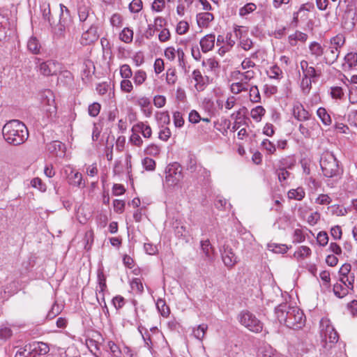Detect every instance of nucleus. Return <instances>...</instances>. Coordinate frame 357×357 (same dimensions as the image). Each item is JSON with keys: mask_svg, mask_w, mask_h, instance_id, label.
Wrapping results in <instances>:
<instances>
[{"mask_svg": "<svg viewBox=\"0 0 357 357\" xmlns=\"http://www.w3.org/2000/svg\"><path fill=\"white\" fill-rule=\"evenodd\" d=\"M319 164L324 176L328 178L327 185L333 187L341 179L344 169L333 153L324 152L320 158Z\"/></svg>", "mask_w": 357, "mask_h": 357, "instance_id": "obj_1", "label": "nucleus"}, {"mask_svg": "<svg viewBox=\"0 0 357 357\" xmlns=\"http://www.w3.org/2000/svg\"><path fill=\"white\" fill-rule=\"evenodd\" d=\"M275 312L280 323H284L288 328L300 329L305 325L304 313L297 307L282 303L275 307Z\"/></svg>", "mask_w": 357, "mask_h": 357, "instance_id": "obj_2", "label": "nucleus"}, {"mask_svg": "<svg viewBox=\"0 0 357 357\" xmlns=\"http://www.w3.org/2000/svg\"><path fill=\"white\" fill-rule=\"evenodd\" d=\"M5 141L10 145L19 146L24 144L29 137V131L24 123L13 119L8 121L2 128Z\"/></svg>", "mask_w": 357, "mask_h": 357, "instance_id": "obj_3", "label": "nucleus"}, {"mask_svg": "<svg viewBox=\"0 0 357 357\" xmlns=\"http://www.w3.org/2000/svg\"><path fill=\"white\" fill-rule=\"evenodd\" d=\"M319 325L320 334L322 341L324 342V345H327L328 343L330 345H333L337 342L339 340L338 333L329 319L322 318Z\"/></svg>", "mask_w": 357, "mask_h": 357, "instance_id": "obj_4", "label": "nucleus"}, {"mask_svg": "<svg viewBox=\"0 0 357 357\" xmlns=\"http://www.w3.org/2000/svg\"><path fill=\"white\" fill-rule=\"evenodd\" d=\"M238 319L241 324L254 333H259L263 329L262 322L256 316L248 310L241 311Z\"/></svg>", "mask_w": 357, "mask_h": 357, "instance_id": "obj_5", "label": "nucleus"}, {"mask_svg": "<svg viewBox=\"0 0 357 357\" xmlns=\"http://www.w3.org/2000/svg\"><path fill=\"white\" fill-rule=\"evenodd\" d=\"M59 7V20L56 25L54 33L59 37H64L66 31H69L73 24V20L70 16V10L66 6L61 3Z\"/></svg>", "mask_w": 357, "mask_h": 357, "instance_id": "obj_6", "label": "nucleus"}, {"mask_svg": "<svg viewBox=\"0 0 357 357\" xmlns=\"http://www.w3.org/2000/svg\"><path fill=\"white\" fill-rule=\"evenodd\" d=\"M36 68L44 76L56 75L61 70V64L54 60L42 61L40 58L35 57Z\"/></svg>", "mask_w": 357, "mask_h": 357, "instance_id": "obj_7", "label": "nucleus"}, {"mask_svg": "<svg viewBox=\"0 0 357 357\" xmlns=\"http://www.w3.org/2000/svg\"><path fill=\"white\" fill-rule=\"evenodd\" d=\"M183 178L182 168L178 162L167 165L165 169V182L169 186H176Z\"/></svg>", "mask_w": 357, "mask_h": 357, "instance_id": "obj_8", "label": "nucleus"}, {"mask_svg": "<svg viewBox=\"0 0 357 357\" xmlns=\"http://www.w3.org/2000/svg\"><path fill=\"white\" fill-rule=\"evenodd\" d=\"M40 102L43 109L52 114L56 112L54 96L53 92L47 89L40 94Z\"/></svg>", "mask_w": 357, "mask_h": 357, "instance_id": "obj_9", "label": "nucleus"}, {"mask_svg": "<svg viewBox=\"0 0 357 357\" xmlns=\"http://www.w3.org/2000/svg\"><path fill=\"white\" fill-rule=\"evenodd\" d=\"M64 174L66 176L68 183L73 186L82 187L85 186L84 183H82V175L81 173L75 171L70 166H67L63 170Z\"/></svg>", "mask_w": 357, "mask_h": 357, "instance_id": "obj_10", "label": "nucleus"}, {"mask_svg": "<svg viewBox=\"0 0 357 357\" xmlns=\"http://www.w3.org/2000/svg\"><path fill=\"white\" fill-rule=\"evenodd\" d=\"M220 252L222 261L226 266L231 268L236 264L237 257L229 245H224L222 248H220Z\"/></svg>", "mask_w": 357, "mask_h": 357, "instance_id": "obj_11", "label": "nucleus"}, {"mask_svg": "<svg viewBox=\"0 0 357 357\" xmlns=\"http://www.w3.org/2000/svg\"><path fill=\"white\" fill-rule=\"evenodd\" d=\"M98 38V27L94 25H91V26L82 33L81 43L83 45H89L96 42Z\"/></svg>", "mask_w": 357, "mask_h": 357, "instance_id": "obj_12", "label": "nucleus"}, {"mask_svg": "<svg viewBox=\"0 0 357 357\" xmlns=\"http://www.w3.org/2000/svg\"><path fill=\"white\" fill-rule=\"evenodd\" d=\"M29 350L35 355H45L50 351L49 345L43 342H34L29 344Z\"/></svg>", "mask_w": 357, "mask_h": 357, "instance_id": "obj_13", "label": "nucleus"}, {"mask_svg": "<svg viewBox=\"0 0 357 357\" xmlns=\"http://www.w3.org/2000/svg\"><path fill=\"white\" fill-rule=\"evenodd\" d=\"M215 36L213 33L208 34L203 37L199 42L202 51L206 53L213 50L215 45Z\"/></svg>", "mask_w": 357, "mask_h": 357, "instance_id": "obj_14", "label": "nucleus"}, {"mask_svg": "<svg viewBox=\"0 0 357 357\" xmlns=\"http://www.w3.org/2000/svg\"><path fill=\"white\" fill-rule=\"evenodd\" d=\"M339 54L340 50L330 46L324 51V61L326 64L331 65L337 60Z\"/></svg>", "mask_w": 357, "mask_h": 357, "instance_id": "obj_15", "label": "nucleus"}, {"mask_svg": "<svg viewBox=\"0 0 357 357\" xmlns=\"http://www.w3.org/2000/svg\"><path fill=\"white\" fill-rule=\"evenodd\" d=\"M344 63L342 64V68L344 71L351 70L357 66V53L349 52L344 58Z\"/></svg>", "mask_w": 357, "mask_h": 357, "instance_id": "obj_16", "label": "nucleus"}, {"mask_svg": "<svg viewBox=\"0 0 357 357\" xmlns=\"http://www.w3.org/2000/svg\"><path fill=\"white\" fill-rule=\"evenodd\" d=\"M47 149L50 153L56 156L64 155L66 151L65 144L60 141H53L47 145Z\"/></svg>", "mask_w": 357, "mask_h": 357, "instance_id": "obj_17", "label": "nucleus"}, {"mask_svg": "<svg viewBox=\"0 0 357 357\" xmlns=\"http://www.w3.org/2000/svg\"><path fill=\"white\" fill-rule=\"evenodd\" d=\"M293 115L298 121H306L310 119L309 112L301 104L294 105Z\"/></svg>", "mask_w": 357, "mask_h": 357, "instance_id": "obj_18", "label": "nucleus"}, {"mask_svg": "<svg viewBox=\"0 0 357 357\" xmlns=\"http://www.w3.org/2000/svg\"><path fill=\"white\" fill-rule=\"evenodd\" d=\"M213 19V15L208 12L201 13L197 15V22L199 27H207Z\"/></svg>", "mask_w": 357, "mask_h": 357, "instance_id": "obj_19", "label": "nucleus"}, {"mask_svg": "<svg viewBox=\"0 0 357 357\" xmlns=\"http://www.w3.org/2000/svg\"><path fill=\"white\" fill-rule=\"evenodd\" d=\"M132 132H141L144 137L150 138L152 134L151 127L142 122L135 125L132 128Z\"/></svg>", "mask_w": 357, "mask_h": 357, "instance_id": "obj_20", "label": "nucleus"}, {"mask_svg": "<svg viewBox=\"0 0 357 357\" xmlns=\"http://www.w3.org/2000/svg\"><path fill=\"white\" fill-rule=\"evenodd\" d=\"M192 78L196 82L195 87L197 91H203L206 85L205 77H203L199 70H195L192 72Z\"/></svg>", "mask_w": 357, "mask_h": 357, "instance_id": "obj_21", "label": "nucleus"}, {"mask_svg": "<svg viewBox=\"0 0 357 357\" xmlns=\"http://www.w3.org/2000/svg\"><path fill=\"white\" fill-rule=\"evenodd\" d=\"M334 294L340 298H344L349 293L350 289L345 287L343 284L340 283V282H337L336 284L333 285V288Z\"/></svg>", "mask_w": 357, "mask_h": 357, "instance_id": "obj_22", "label": "nucleus"}, {"mask_svg": "<svg viewBox=\"0 0 357 357\" xmlns=\"http://www.w3.org/2000/svg\"><path fill=\"white\" fill-rule=\"evenodd\" d=\"M310 54L315 58H319L324 54V49L321 45L317 42H312L309 45Z\"/></svg>", "mask_w": 357, "mask_h": 357, "instance_id": "obj_23", "label": "nucleus"}, {"mask_svg": "<svg viewBox=\"0 0 357 357\" xmlns=\"http://www.w3.org/2000/svg\"><path fill=\"white\" fill-rule=\"evenodd\" d=\"M40 10L43 15V17L45 20H47L51 26L54 23L51 17V10L50 5L49 3L44 2L40 5Z\"/></svg>", "mask_w": 357, "mask_h": 357, "instance_id": "obj_24", "label": "nucleus"}, {"mask_svg": "<svg viewBox=\"0 0 357 357\" xmlns=\"http://www.w3.org/2000/svg\"><path fill=\"white\" fill-rule=\"evenodd\" d=\"M156 307L162 317H167L169 315L170 309L164 299L158 298L157 300Z\"/></svg>", "mask_w": 357, "mask_h": 357, "instance_id": "obj_25", "label": "nucleus"}, {"mask_svg": "<svg viewBox=\"0 0 357 357\" xmlns=\"http://www.w3.org/2000/svg\"><path fill=\"white\" fill-rule=\"evenodd\" d=\"M40 44L36 37H31L27 43L28 50L34 54L40 53Z\"/></svg>", "mask_w": 357, "mask_h": 357, "instance_id": "obj_26", "label": "nucleus"}, {"mask_svg": "<svg viewBox=\"0 0 357 357\" xmlns=\"http://www.w3.org/2000/svg\"><path fill=\"white\" fill-rule=\"evenodd\" d=\"M186 169L191 173L195 172L199 168L200 165H197V158L194 155L189 154L186 160Z\"/></svg>", "mask_w": 357, "mask_h": 357, "instance_id": "obj_27", "label": "nucleus"}, {"mask_svg": "<svg viewBox=\"0 0 357 357\" xmlns=\"http://www.w3.org/2000/svg\"><path fill=\"white\" fill-rule=\"evenodd\" d=\"M296 161L291 156H287L278 161V169H291L295 165Z\"/></svg>", "mask_w": 357, "mask_h": 357, "instance_id": "obj_28", "label": "nucleus"}, {"mask_svg": "<svg viewBox=\"0 0 357 357\" xmlns=\"http://www.w3.org/2000/svg\"><path fill=\"white\" fill-rule=\"evenodd\" d=\"M133 34L131 29L126 27L119 33V39L126 43H130L133 39Z\"/></svg>", "mask_w": 357, "mask_h": 357, "instance_id": "obj_29", "label": "nucleus"}, {"mask_svg": "<svg viewBox=\"0 0 357 357\" xmlns=\"http://www.w3.org/2000/svg\"><path fill=\"white\" fill-rule=\"evenodd\" d=\"M98 286L96 288V291L98 294L104 293L107 289L106 277L102 271H98Z\"/></svg>", "mask_w": 357, "mask_h": 357, "instance_id": "obj_30", "label": "nucleus"}, {"mask_svg": "<svg viewBox=\"0 0 357 357\" xmlns=\"http://www.w3.org/2000/svg\"><path fill=\"white\" fill-rule=\"evenodd\" d=\"M312 254V251L310 248L307 246H301L298 248V250L294 253V257L297 258L298 260L304 259L310 257Z\"/></svg>", "mask_w": 357, "mask_h": 357, "instance_id": "obj_31", "label": "nucleus"}, {"mask_svg": "<svg viewBox=\"0 0 357 357\" xmlns=\"http://www.w3.org/2000/svg\"><path fill=\"white\" fill-rule=\"evenodd\" d=\"M305 192L303 188L299 187L296 189H291L288 192V197L296 200H302L305 197Z\"/></svg>", "mask_w": 357, "mask_h": 357, "instance_id": "obj_32", "label": "nucleus"}, {"mask_svg": "<svg viewBox=\"0 0 357 357\" xmlns=\"http://www.w3.org/2000/svg\"><path fill=\"white\" fill-rule=\"evenodd\" d=\"M357 15L356 12L352 9H349L345 12L343 15V20H345L344 24H349L351 28L355 25V17Z\"/></svg>", "mask_w": 357, "mask_h": 357, "instance_id": "obj_33", "label": "nucleus"}, {"mask_svg": "<svg viewBox=\"0 0 357 357\" xmlns=\"http://www.w3.org/2000/svg\"><path fill=\"white\" fill-rule=\"evenodd\" d=\"M201 248L206 257L211 259L213 257V248L208 239L201 241Z\"/></svg>", "mask_w": 357, "mask_h": 357, "instance_id": "obj_34", "label": "nucleus"}, {"mask_svg": "<svg viewBox=\"0 0 357 357\" xmlns=\"http://www.w3.org/2000/svg\"><path fill=\"white\" fill-rule=\"evenodd\" d=\"M264 114L265 109L262 106H257L250 111L251 117L257 122H259L261 120V117Z\"/></svg>", "mask_w": 357, "mask_h": 357, "instance_id": "obj_35", "label": "nucleus"}, {"mask_svg": "<svg viewBox=\"0 0 357 357\" xmlns=\"http://www.w3.org/2000/svg\"><path fill=\"white\" fill-rule=\"evenodd\" d=\"M345 43V37L343 34H337L331 39V46L340 50Z\"/></svg>", "mask_w": 357, "mask_h": 357, "instance_id": "obj_36", "label": "nucleus"}, {"mask_svg": "<svg viewBox=\"0 0 357 357\" xmlns=\"http://www.w3.org/2000/svg\"><path fill=\"white\" fill-rule=\"evenodd\" d=\"M289 39L290 40V43L291 45H295L296 42L297 40L301 42H305L307 39V35L305 33L301 31H296L294 34L290 35L289 36Z\"/></svg>", "mask_w": 357, "mask_h": 357, "instance_id": "obj_37", "label": "nucleus"}, {"mask_svg": "<svg viewBox=\"0 0 357 357\" xmlns=\"http://www.w3.org/2000/svg\"><path fill=\"white\" fill-rule=\"evenodd\" d=\"M354 279H355L354 275L351 274L350 275L340 276V279H339L338 282L343 284L345 287L349 288L350 290H353Z\"/></svg>", "mask_w": 357, "mask_h": 357, "instance_id": "obj_38", "label": "nucleus"}, {"mask_svg": "<svg viewBox=\"0 0 357 357\" xmlns=\"http://www.w3.org/2000/svg\"><path fill=\"white\" fill-rule=\"evenodd\" d=\"M317 114L324 125L328 126L331 123V116L324 107H319L317 111Z\"/></svg>", "mask_w": 357, "mask_h": 357, "instance_id": "obj_39", "label": "nucleus"}, {"mask_svg": "<svg viewBox=\"0 0 357 357\" xmlns=\"http://www.w3.org/2000/svg\"><path fill=\"white\" fill-rule=\"evenodd\" d=\"M268 74L271 79H280L282 77V70L277 65L271 66Z\"/></svg>", "mask_w": 357, "mask_h": 357, "instance_id": "obj_40", "label": "nucleus"}, {"mask_svg": "<svg viewBox=\"0 0 357 357\" xmlns=\"http://www.w3.org/2000/svg\"><path fill=\"white\" fill-rule=\"evenodd\" d=\"M268 248L275 253H286L289 248L284 244L268 243Z\"/></svg>", "mask_w": 357, "mask_h": 357, "instance_id": "obj_41", "label": "nucleus"}, {"mask_svg": "<svg viewBox=\"0 0 357 357\" xmlns=\"http://www.w3.org/2000/svg\"><path fill=\"white\" fill-rule=\"evenodd\" d=\"M93 67V62L88 60L84 61L83 64V68L82 70V79L84 80L88 79L91 76V68Z\"/></svg>", "mask_w": 357, "mask_h": 357, "instance_id": "obj_42", "label": "nucleus"}, {"mask_svg": "<svg viewBox=\"0 0 357 357\" xmlns=\"http://www.w3.org/2000/svg\"><path fill=\"white\" fill-rule=\"evenodd\" d=\"M207 328L208 326L206 324H202L199 325L196 329L193 330L194 336L197 339L202 340L205 335Z\"/></svg>", "mask_w": 357, "mask_h": 357, "instance_id": "obj_43", "label": "nucleus"}, {"mask_svg": "<svg viewBox=\"0 0 357 357\" xmlns=\"http://www.w3.org/2000/svg\"><path fill=\"white\" fill-rule=\"evenodd\" d=\"M259 357H282L281 355L276 352L272 347H265L261 351Z\"/></svg>", "mask_w": 357, "mask_h": 357, "instance_id": "obj_44", "label": "nucleus"}, {"mask_svg": "<svg viewBox=\"0 0 357 357\" xmlns=\"http://www.w3.org/2000/svg\"><path fill=\"white\" fill-rule=\"evenodd\" d=\"M61 311V306L57 304L56 303H54L47 314V319H52L59 314H60Z\"/></svg>", "mask_w": 357, "mask_h": 357, "instance_id": "obj_45", "label": "nucleus"}, {"mask_svg": "<svg viewBox=\"0 0 357 357\" xmlns=\"http://www.w3.org/2000/svg\"><path fill=\"white\" fill-rule=\"evenodd\" d=\"M257 9V6L253 3H248L245 4L239 10V15L241 16H245Z\"/></svg>", "mask_w": 357, "mask_h": 357, "instance_id": "obj_46", "label": "nucleus"}, {"mask_svg": "<svg viewBox=\"0 0 357 357\" xmlns=\"http://www.w3.org/2000/svg\"><path fill=\"white\" fill-rule=\"evenodd\" d=\"M146 78V73L142 70H139L135 72L133 80L135 84L140 85L145 81Z\"/></svg>", "mask_w": 357, "mask_h": 357, "instance_id": "obj_47", "label": "nucleus"}, {"mask_svg": "<svg viewBox=\"0 0 357 357\" xmlns=\"http://www.w3.org/2000/svg\"><path fill=\"white\" fill-rule=\"evenodd\" d=\"M202 66L208 67L210 70L213 71L219 68V63L215 59L210 58L207 60H204L202 61Z\"/></svg>", "mask_w": 357, "mask_h": 357, "instance_id": "obj_48", "label": "nucleus"}, {"mask_svg": "<svg viewBox=\"0 0 357 357\" xmlns=\"http://www.w3.org/2000/svg\"><path fill=\"white\" fill-rule=\"evenodd\" d=\"M261 146L271 154H273L276 151L275 145L267 139L262 141Z\"/></svg>", "mask_w": 357, "mask_h": 357, "instance_id": "obj_49", "label": "nucleus"}, {"mask_svg": "<svg viewBox=\"0 0 357 357\" xmlns=\"http://www.w3.org/2000/svg\"><path fill=\"white\" fill-rule=\"evenodd\" d=\"M13 335V331L10 327L2 326L0 327V340H6L10 338Z\"/></svg>", "mask_w": 357, "mask_h": 357, "instance_id": "obj_50", "label": "nucleus"}, {"mask_svg": "<svg viewBox=\"0 0 357 357\" xmlns=\"http://www.w3.org/2000/svg\"><path fill=\"white\" fill-rule=\"evenodd\" d=\"M121 76L124 79H129L132 75V70L129 65L123 64L120 68Z\"/></svg>", "mask_w": 357, "mask_h": 357, "instance_id": "obj_51", "label": "nucleus"}, {"mask_svg": "<svg viewBox=\"0 0 357 357\" xmlns=\"http://www.w3.org/2000/svg\"><path fill=\"white\" fill-rule=\"evenodd\" d=\"M317 243L320 246L324 247L328 243V236L326 231H320L317 236Z\"/></svg>", "mask_w": 357, "mask_h": 357, "instance_id": "obj_52", "label": "nucleus"}, {"mask_svg": "<svg viewBox=\"0 0 357 357\" xmlns=\"http://www.w3.org/2000/svg\"><path fill=\"white\" fill-rule=\"evenodd\" d=\"M142 8V0H132L129 4V10L131 13H139Z\"/></svg>", "mask_w": 357, "mask_h": 357, "instance_id": "obj_53", "label": "nucleus"}, {"mask_svg": "<svg viewBox=\"0 0 357 357\" xmlns=\"http://www.w3.org/2000/svg\"><path fill=\"white\" fill-rule=\"evenodd\" d=\"M142 165L146 171H153L155 168V162L150 158H145L142 160Z\"/></svg>", "mask_w": 357, "mask_h": 357, "instance_id": "obj_54", "label": "nucleus"}, {"mask_svg": "<svg viewBox=\"0 0 357 357\" xmlns=\"http://www.w3.org/2000/svg\"><path fill=\"white\" fill-rule=\"evenodd\" d=\"M250 100L253 102H258L261 100L259 91L256 86H252L250 89Z\"/></svg>", "mask_w": 357, "mask_h": 357, "instance_id": "obj_55", "label": "nucleus"}, {"mask_svg": "<svg viewBox=\"0 0 357 357\" xmlns=\"http://www.w3.org/2000/svg\"><path fill=\"white\" fill-rule=\"evenodd\" d=\"M100 110V105L98 102H93L89 106L88 112L91 116L96 117L98 115Z\"/></svg>", "mask_w": 357, "mask_h": 357, "instance_id": "obj_56", "label": "nucleus"}, {"mask_svg": "<svg viewBox=\"0 0 357 357\" xmlns=\"http://www.w3.org/2000/svg\"><path fill=\"white\" fill-rule=\"evenodd\" d=\"M79 19L81 22H86L87 18L89 17V8L86 6H81L78 9Z\"/></svg>", "mask_w": 357, "mask_h": 357, "instance_id": "obj_57", "label": "nucleus"}, {"mask_svg": "<svg viewBox=\"0 0 357 357\" xmlns=\"http://www.w3.org/2000/svg\"><path fill=\"white\" fill-rule=\"evenodd\" d=\"M174 123L176 127L181 128L184 124V119L181 112H175L173 114Z\"/></svg>", "mask_w": 357, "mask_h": 357, "instance_id": "obj_58", "label": "nucleus"}, {"mask_svg": "<svg viewBox=\"0 0 357 357\" xmlns=\"http://www.w3.org/2000/svg\"><path fill=\"white\" fill-rule=\"evenodd\" d=\"M145 153L150 155H157L160 153V149L155 144H150L145 149Z\"/></svg>", "mask_w": 357, "mask_h": 357, "instance_id": "obj_59", "label": "nucleus"}, {"mask_svg": "<svg viewBox=\"0 0 357 357\" xmlns=\"http://www.w3.org/2000/svg\"><path fill=\"white\" fill-rule=\"evenodd\" d=\"M331 235L335 240H340L342 238V231L339 225H335L331 229Z\"/></svg>", "mask_w": 357, "mask_h": 357, "instance_id": "obj_60", "label": "nucleus"}, {"mask_svg": "<svg viewBox=\"0 0 357 357\" xmlns=\"http://www.w3.org/2000/svg\"><path fill=\"white\" fill-rule=\"evenodd\" d=\"M136 104L141 107L144 113H146V108L149 107V106L151 104V102L149 98L146 97H142L139 98L136 101Z\"/></svg>", "mask_w": 357, "mask_h": 357, "instance_id": "obj_61", "label": "nucleus"}, {"mask_svg": "<svg viewBox=\"0 0 357 357\" xmlns=\"http://www.w3.org/2000/svg\"><path fill=\"white\" fill-rule=\"evenodd\" d=\"M189 29V25L186 22L181 21L176 26V32L179 35L185 33Z\"/></svg>", "mask_w": 357, "mask_h": 357, "instance_id": "obj_62", "label": "nucleus"}, {"mask_svg": "<svg viewBox=\"0 0 357 357\" xmlns=\"http://www.w3.org/2000/svg\"><path fill=\"white\" fill-rule=\"evenodd\" d=\"M246 90L247 89L243 86V84L241 82L233 83L231 85V91L234 94H238L241 91Z\"/></svg>", "mask_w": 357, "mask_h": 357, "instance_id": "obj_63", "label": "nucleus"}, {"mask_svg": "<svg viewBox=\"0 0 357 357\" xmlns=\"http://www.w3.org/2000/svg\"><path fill=\"white\" fill-rule=\"evenodd\" d=\"M130 142L137 146H140L143 143L141 137L137 134V132H132L130 137Z\"/></svg>", "mask_w": 357, "mask_h": 357, "instance_id": "obj_64", "label": "nucleus"}]
</instances>
